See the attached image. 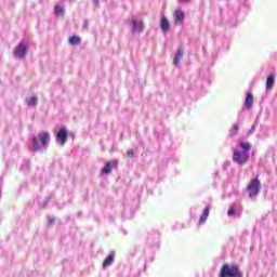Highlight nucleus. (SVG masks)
<instances>
[{
    "label": "nucleus",
    "instance_id": "nucleus-1",
    "mask_svg": "<svg viewBox=\"0 0 277 277\" xmlns=\"http://www.w3.org/2000/svg\"><path fill=\"white\" fill-rule=\"evenodd\" d=\"M50 143V133L48 131H41L38 136L32 137V148L34 150H41L47 148Z\"/></svg>",
    "mask_w": 277,
    "mask_h": 277
},
{
    "label": "nucleus",
    "instance_id": "nucleus-2",
    "mask_svg": "<svg viewBox=\"0 0 277 277\" xmlns=\"http://www.w3.org/2000/svg\"><path fill=\"white\" fill-rule=\"evenodd\" d=\"M219 277H243V273L237 264H234L233 266H229V264H223L219 273Z\"/></svg>",
    "mask_w": 277,
    "mask_h": 277
},
{
    "label": "nucleus",
    "instance_id": "nucleus-3",
    "mask_svg": "<svg viewBox=\"0 0 277 277\" xmlns=\"http://www.w3.org/2000/svg\"><path fill=\"white\" fill-rule=\"evenodd\" d=\"M247 192L249 194V198H255V196H259L261 192V181L259 180V176L250 181L249 185H247Z\"/></svg>",
    "mask_w": 277,
    "mask_h": 277
},
{
    "label": "nucleus",
    "instance_id": "nucleus-4",
    "mask_svg": "<svg viewBox=\"0 0 277 277\" xmlns=\"http://www.w3.org/2000/svg\"><path fill=\"white\" fill-rule=\"evenodd\" d=\"M250 159V153H241L240 150L233 151V161L239 166H245Z\"/></svg>",
    "mask_w": 277,
    "mask_h": 277
},
{
    "label": "nucleus",
    "instance_id": "nucleus-5",
    "mask_svg": "<svg viewBox=\"0 0 277 277\" xmlns=\"http://www.w3.org/2000/svg\"><path fill=\"white\" fill-rule=\"evenodd\" d=\"M130 25L133 35L144 32L145 30V24L143 19H138L137 17H132Z\"/></svg>",
    "mask_w": 277,
    "mask_h": 277
},
{
    "label": "nucleus",
    "instance_id": "nucleus-6",
    "mask_svg": "<svg viewBox=\"0 0 277 277\" xmlns=\"http://www.w3.org/2000/svg\"><path fill=\"white\" fill-rule=\"evenodd\" d=\"M28 52V48L25 43H18V45L14 49V55L16 58H24Z\"/></svg>",
    "mask_w": 277,
    "mask_h": 277
},
{
    "label": "nucleus",
    "instance_id": "nucleus-7",
    "mask_svg": "<svg viewBox=\"0 0 277 277\" xmlns=\"http://www.w3.org/2000/svg\"><path fill=\"white\" fill-rule=\"evenodd\" d=\"M68 138V131L65 128L60 129L58 133H56V140L61 146H64Z\"/></svg>",
    "mask_w": 277,
    "mask_h": 277
},
{
    "label": "nucleus",
    "instance_id": "nucleus-8",
    "mask_svg": "<svg viewBox=\"0 0 277 277\" xmlns=\"http://www.w3.org/2000/svg\"><path fill=\"white\" fill-rule=\"evenodd\" d=\"M114 168H118V160L114 159L113 161H108L104 168L102 169V174H110Z\"/></svg>",
    "mask_w": 277,
    "mask_h": 277
},
{
    "label": "nucleus",
    "instance_id": "nucleus-9",
    "mask_svg": "<svg viewBox=\"0 0 277 277\" xmlns=\"http://www.w3.org/2000/svg\"><path fill=\"white\" fill-rule=\"evenodd\" d=\"M185 12L182 9H175L174 11V23L176 25L184 24Z\"/></svg>",
    "mask_w": 277,
    "mask_h": 277
},
{
    "label": "nucleus",
    "instance_id": "nucleus-10",
    "mask_svg": "<svg viewBox=\"0 0 277 277\" xmlns=\"http://www.w3.org/2000/svg\"><path fill=\"white\" fill-rule=\"evenodd\" d=\"M253 103H254L253 94L251 92H247V96L245 98V106L247 107V109H251L253 107Z\"/></svg>",
    "mask_w": 277,
    "mask_h": 277
},
{
    "label": "nucleus",
    "instance_id": "nucleus-11",
    "mask_svg": "<svg viewBox=\"0 0 277 277\" xmlns=\"http://www.w3.org/2000/svg\"><path fill=\"white\" fill-rule=\"evenodd\" d=\"M160 28L163 32H168V30H170L171 26H170V22H169L168 17H161Z\"/></svg>",
    "mask_w": 277,
    "mask_h": 277
},
{
    "label": "nucleus",
    "instance_id": "nucleus-12",
    "mask_svg": "<svg viewBox=\"0 0 277 277\" xmlns=\"http://www.w3.org/2000/svg\"><path fill=\"white\" fill-rule=\"evenodd\" d=\"M115 262V253L111 252L107 255V258H105L104 262H103V267L107 268V266H111V264H114Z\"/></svg>",
    "mask_w": 277,
    "mask_h": 277
},
{
    "label": "nucleus",
    "instance_id": "nucleus-13",
    "mask_svg": "<svg viewBox=\"0 0 277 277\" xmlns=\"http://www.w3.org/2000/svg\"><path fill=\"white\" fill-rule=\"evenodd\" d=\"M183 56H184V50L182 49L177 50L173 61V65H175V67H179Z\"/></svg>",
    "mask_w": 277,
    "mask_h": 277
},
{
    "label": "nucleus",
    "instance_id": "nucleus-14",
    "mask_svg": "<svg viewBox=\"0 0 277 277\" xmlns=\"http://www.w3.org/2000/svg\"><path fill=\"white\" fill-rule=\"evenodd\" d=\"M211 211V206H206V208L203 209V212L201 213V216L199 219V223H206L209 214Z\"/></svg>",
    "mask_w": 277,
    "mask_h": 277
},
{
    "label": "nucleus",
    "instance_id": "nucleus-15",
    "mask_svg": "<svg viewBox=\"0 0 277 277\" xmlns=\"http://www.w3.org/2000/svg\"><path fill=\"white\" fill-rule=\"evenodd\" d=\"M69 43L70 45H80L81 37H77V36L69 37Z\"/></svg>",
    "mask_w": 277,
    "mask_h": 277
},
{
    "label": "nucleus",
    "instance_id": "nucleus-16",
    "mask_svg": "<svg viewBox=\"0 0 277 277\" xmlns=\"http://www.w3.org/2000/svg\"><path fill=\"white\" fill-rule=\"evenodd\" d=\"M26 103L29 106L38 105V96H29L28 98H26Z\"/></svg>",
    "mask_w": 277,
    "mask_h": 277
},
{
    "label": "nucleus",
    "instance_id": "nucleus-17",
    "mask_svg": "<svg viewBox=\"0 0 277 277\" xmlns=\"http://www.w3.org/2000/svg\"><path fill=\"white\" fill-rule=\"evenodd\" d=\"M275 76H268L267 77V81H266V88L269 90L273 88L274 83H275Z\"/></svg>",
    "mask_w": 277,
    "mask_h": 277
},
{
    "label": "nucleus",
    "instance_id": "nucleus-18",
    "mask_svg": "<svg viewBox=\"0 0 277 277\" xmlns=\"http://www.w3.org/2000/svg\"><path fill=\"white\" fill-rule=\"evenodd\" d=\"M54 13L56 15H64V13H65L64 6H61L60 4H55Z\"/></svg>",
    "mask_w": 277,
    "mask_h": 277
},
{
    "label": "nucleus",
    "instance_id": "nucleus-19",
    "mask_svg": "<svg viewBox=\"0 0 277 277\" xmlns=\"http://www.w3.org/2000/svg\"><path fill=\"white\" fill-rule=\"evenodd\" d=\"M239 129H240V127H239L238 123L233 124V127H232V129H230V132H229V135H232V136L237 135Z\"/></svg>",
    "mask_w": 277,
    "mask_h": 277
},
{
    "label": "nucleus",
    "instance_id": "nucleus-20",
    "mask_svg": "<svg viewBox=\"0 0 277 277\" xmlns=\"http://www.w3.org/2000/svg\"><path fill=\"white\" fill-rule=\"evenodd\" d=\"M240 148H242V150H245V153H249V150L251 148L250 142H240Z\"/></svg>",
    "mask_w": 277,
    "mask_h": 277
},
{
    "label": "nucleus",
    "instance_id": "nucleus-21",
    "mask_svg": "<svg viewBox=\"0 0 277 277\" xmlns=\"http://www.w3.org/2000/svg\"><path fill=\"white\" fill-rule=\"evenodd\" d=\"M227 214H228L229 216H233L234 214H236V208H234V207L229 208V209L227 210Z\"/></svg>",
    "mask_w": 277,
    "mask_h": 277
},
{
    "label": "nucleus",
    "instance_id": "nucleus-22",
    "mask_svg": "<svg viewBox=\"0 0 277 277\" xmlns=\"http://www.w3.org/2000/svg\"><path fill=\"white\" fill-rule=\"evenodd\" d=\"M127 155H128V157H134V150L133 149H129Z\"/></svg>",
    "mask_w": 277,
    "mask_h": 277
},
{
    "label": "nucleus",
    "instance_id": "nucleus-23",
    "mask_svg": "<svg viewBox=\"0 0 277 277\" xmlns=\"http://www.w3.org/2000/svg\"><path fill=\"white\" fill-rule=\"evenodd\" d=\"M254 131H255V124H253L249 130V135H251V133H254Z\"/></svg>",
    "mask_w": 277,
    "mask_h": 277
},
{
    "label": "nucleus",
    "instance_id": "nucleus-24",
    "mask_svg": "<svg viewBox=\"0 0 277 277\" xmlns=\"http://www.w3.org/2000/svg\"><path fill=\"white\" fill-rule=\"evenodd\" d=\"M180 2H190V0H179Z\"/></svg>",
    "mask_w": 277,
    "mask_h": 277
},
{
    "label": "nucleus",
    "instance_id": "nucleus-25",
    "mask_svg": "<svg viewBox=\"0 0 277 277\" xmlns=\"http://www.w3.org/2000/svg\"><path fill=\"white\" fill-rule=\"evenodd\" d=\"M95 4H100V0H93Z\"/></svg>",
    "mask_w": 277,
    "mask_h": 277
}]
</instances>
